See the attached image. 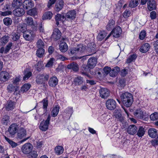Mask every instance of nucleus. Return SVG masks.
<instances>
[{
  "instance_id": "obj_27",
  "label": "nucleus",
  "mask_w": 158,
  "mask_h": 158,
  "mask_svg": "<svg viewBox=\"0 0 158 158\" xmlns=\"http://www.w3.org/2000/svg\"><path fill=\"white\" fill-rule=\"evenodd\" d=\"M22 3V0H13L12 3V6L14 8L19 7Z\"/></svg>"
},
{
  "instance_id": "obj_54",
  "label": "nucleus",
  "mask_w": 158,
  "mask_h": 158,
  "mask_svg": "<svg viewBox=\"0 0 158 158\" xmlns=\"http://www.w3.org/2000/svg\"><path fill=\"white\" fill-rule=\"evenodd\" d=\"M55 59L53 58H51L45 65L47 67L49 68L51 67L53 65Z\"/></svg>"
},
{
  "instance_id": "obj_37",
  "label": "nucleus",
  "mask_w": 158,
  "mask_h": 158,
  "mask_svg": "<svg viewBox=\"0 0 158 158\" xmlns=\"http://www.w3.org/2000/svg\"><path fill=\"white\" fill-rule=\"evenodd\" d=\"M139 0H131L129 4V6L131 8H134L138 5Z\"/></svg>"
},
{
  "instance_id": "obj_58",
  "label": "nucleus",
  "mask_w": 158,
  "mask_h": 158,
  "mask_svg": "<svg viewBox=\"0 0 158 158\" xmlns=\"http://www.w3.org/2000/svg\"><path fill=\"white\" fill-rule=\"evenodd\" d=\"M12 46V43H9L8 44L6 45L5 49V53L6 54L9 52Z\"/></svg>"
},
{
  "instance_id": "obj_3",
  "label": "nucleus",
  "mask_w": 158,
  "mask_h": 158,
  "mask_svg": "<svg viewBox=\"0 0 158 158\" xmlns=\"http://www.w3.org/2000/svg\"><path fill=\"white\" fill-rule=\"evenodd\" d=\"M106 105L107 108L110 110H113L116 107V103L113 99L107 100L106 102Z\"/></svg>"
},
{
  "instance_id": "obj_60",
  "label": "nucleus",
  "mask_w": 158,
  "mask_h": 158,
  "mask_svg": "<svg viewBox=\"0 0 158 158\" xmlns=\"http://www.w3.org/2000/svg\"><path fill=\"white\" fill-rule=\"evenodd\" d=\"M154 48L156 53H158V40L154 41Z\"/></svg>"
},
{
  "instance_id": "obj_47",
  "label": "nucleus",
  "mask_w": 158,
  "mask_h": 158,
  "mask_svg": "<svg viewBox=\"0 0 158 158\" xmlns=\"http://www.w3.org/2000/svg\"><path fill=\"white\" fill-rule=\"evenodd\" d=\"M37 47L38 48H44L45 46L44 42L41 39H39L36 43Z\"/></svg>"
},
{
  "instance_id": "obj_52",
  "label": "nucleus",
  "mask_w": 158,
  "mask_h": 158,
  "mask_svg": "<svg viewBox=\"0 0 158 158\" xmlns=\"http://www.w3.org/2000/svg\"><path fill=\"white\" fill-rule=\"evenodd\" d=\"M5 138L12 148L15 147L17 145V144L16 143L10 140L6 136H5Z\"/></svg>"
},
{
  "instance_id": "obj_29",
  "label": "nucleus",
  "mask_w": 158,
  "mask_h": 158,
  "mask_svg": "<svg viewBox=\"0 0 158 158\" xmlns=\"http://www.w3.org/2000/svg\"><path fill=\"white\" fill-rule=\"evenodd\" d=\"M9 37L8 35H4L0 39V45H5L9 41Z\"/></svg>"
},
{
  "instance_id": "obj_36",
  "label": "nucleus",
  "mask_w": 158,
  "mask_h": 158,
  "mask_svg": "<svg viewBox=\"0 0 158 158\" xmlns=\"http://www.w3.org/2000/svg\"><path fill=\"white\" fill-rule=\"evenodd\" d=\"M89 67L88 65L85 64L83 65L81 68V73L83 74H86V73L88 72L89 70Z\"/></svg>"
},
{
  "instance_id": "obj_34",
  "label": "nucleus",
  "mask_w": 158,
  "mask_h": 158,
  "mask_svg": "<svg viewBox=\"0 0 158 158\" xmlns=\"http://www.w3.org/2000/svg\"><path fill=\"white\" fill-rule=\"evenodd\" d=\"M67 68L69 69H71L75 72L77 71L79 69L78 65L75 63H73L68 65Z\"/></svg>"
},
{
  "instance_id": "obj_13",
  "label": "nucleus",
  "mask_w": 158,
  "mask_h": 158,
  "mask_svg": "<svg viewBox=\"0 0 158 158\" xmlns=\"http://www.w3.org/2000/svg\"><path fill=\"white\" fill-rule=\"evenodd\" d=\"M10 78L9 74L6 71H2L0 73V80L3 82L7 81Z\"/></svg>"
},
{
  "instance_id": "obj_41",
  "label": "nucleus",
  "mask_w": 158,
  "mask_h": 158,
  "mask_svg": "<svg viewBox=\"0 0 158 158\" xmlns=\"http://www.w3.org/2000/svg\"><path fill=\"white\" fill-rule=\"evenodd\" d=\"M145 131L144 128L142 127H139L137 131V135L139 137H142L144 134Z\"/></svg>"
},
{
  "instance_id": "obj_12",
  "label": "nucleus",
  "mask_w": 158,
  "mask_h": 158,
  "mask_svg": "<svg viewBox=\"0 0 158 158\" xmlns=\"http://www.w3.org/2000/svg\"><path fill=\"white\" fill-rule=\"evenodd\" d=\"M49 119L43 120L40 123L39 127L40 129L43 131H46L48 128Z\"/></svg>"
},
{
  "instance_id": "obj_50",
  "label": "nucleus",
  "mask_w": 158,
  "mask_h": 158,
  "mask_svg": "<svg viewBox=\"0 0 158 158\" xmlns=\"http://www.w3.org/2000/svg\"><path fill=\"white\" fill-rule=\"evenodd\" d=\"M37 13V11L36 9L35 8L30 9L27 12V15L32 16H34L36 15Z\"/></svg>"
},
{
  "instance_id": "obj_31",
  "label": "nucleus",
  "mask_w": 158,
  "mask_h": 158,
  "mask_svg": "<svg viewBox=\"0 0 158 158\" xmlns=\"http://www.w3.org/2000/svg\"><path fill=\"white\" fill-rule=\"evenodd\" d=\"M24 5L26 9H29L34 6V3L31 0H27L25 1Z\"/></svg>"
},
{
  "instance_id": "obj_4",
  "label": "nucleus",
  "mask_w": 158,
  "mask_h": 158,
  "mask_svg": "<svg viewBox=\"0 0 158 158\" xmlns=\"http://www.w3.org/2000/svg\"><path fill=\"white\" fill-rule=\"evenodd\" d=\"M134 113V115L139 118H148V114L147 113L145 112H144L140 109H137Z\"/></svg>"
},
{
  "instance_id": "obj_56",
  "label": "nucleus",
  "mask_w": 158,
  "mask_h": 158,
  "mask_svg": "<svg viewBox=\"0 0 158 158\" xmlns=\"http://www.w3.org/2000/svg\"><path fill=\"white\" fill-rule=\"evenodd\" d=\"M111 70V68L109 67H105L103 68V73L105 75H107L109 73L110 74V72Z\"/></svg>"
},
{
  "instance_id": "obj_2",
  "label": "nucleus",
  "mask_w": 158,
  "mask_h": 158,
  "mask_svg": "<svg viewBox=\"0 0 158 158\" xmlns=\"http://www.w3.org/2000/svg\"><path fill=\"white\" fill-rule=\"evenodd\" d=\"M24 23L27 26L31 27L34 31H36L38 30L36 24L34 23L33 18L31 17H26L24 20Z\"/></svg>"
},
{
  "instance_id": "obj_45",
  "label": "nucleus",
  "mask_w": 158,
  "mask_h": 158,
  "mask_svg": "<svg viewBox=\"0 0 158 158\" xmlns=\"http://www.w3.org/2000/svg\"><path fill=\"white\" fill-rule=\"evenodd\" d=\"M106 33L105 31H101L98 34L97 39L98 40L101 41L106 36Z\"/></svg>"
},
{
  "instance_id": "obj_30",
  "label": "nucleus",
  "mask_w": 158,
  "mask_h": 158,
  "mask_svg": "<svg viewBox=\"0 0 158 158\" xmlns=\"http://www.w3.org/2000/svg\"><path fill=\"white\" fill-rule=\"evenodd\" d=\"M60 109V106L58 105H56L53 108L51 111V115L53 117L56 116L58 114Z\"/></svg>"
},
{
  "instance_id": "obj_53",
  "label": "nucleus",
  "mask_w": 158,
  "mask_h": 158,
  "mask_svg": "<svg viewBox=\"0 0 158 158\" xmlns=\"http://www.w3.org/2000/svg\"><path fill=\"white\" fill-rule=\"evenodd\" d=\"M28 155L29 158H37L38 156L37 152L35 151L31 152Z\"/></svg>"
},
{
  "instance_id": "obj_6",
  "label": "nucleus",
  "mask_w": 158,
  "mask_h": 158,
  "mask_svg": "<svg viewBox=\"0 0 158 158\" xmlns=\"http://www.w3.org/2000/svg\"><path fill=\"white\" fill-rule=\"evenodd\" d=\"M18 128V125L16 123H13L9 126L8 131L10 135H13L16 133Z\"/></svg>"
},
{
  "instance_id": "obj_63",
  "label": "nucleus",
  "mask_w": 158,
  "mask_h": 158,
  "mask_svg": "<svg viewBox=\"0 0 158 158\" xmlns=\"http://www.w3.org/2000/svg\"><path fill=\"white\" fill-rule=\"evenodd\" d=\"M130 13V11L126 10L123 13V16L125 18H127L129 16Z\"/></svg>"
},
{
  "instance_id": "obj_7",
  "label": "nucleus",
  "mask_w": 158,
  "mask_h": 158,
  "mask_svg": "<svg viewBox=\"0 0 158 158\" xmlns=\"http://www.w3.org/2000/svg\"><path fill=\"white\" fill-rule=\"evenodd\" d=\"M24 9L20 7L15 8L13 11L14 15L16 17H20L23 16L25 14Z\"/></svg>"
},
{
  "instance_id": "obj_59",
  "label": "nucleus",
  "mask_w": 158,
  "mask_h": 158,
  "mask_svg": "<svg viewBox=\"0 0 158 158\" xmlns=\"http://www.w3.org/2000/svg\"><path fill=\"white\" fill-rule=\"evenodd\" d=\"M60 14H57L55 16V19L56 22V24L58 26L59 23V22L61 21L60 18Z\"/></svg>"
},
{
  "instance_id": "obj_35",
  "label": "nucleus",
  "mask_w": 158,
  "mask_h": 158,
  "mask_svg": "<svg viewBox=\"0 0 158 158\" xmlns=\"http://www.w3.org/2000/svg\"><path fill=\"white\" fill-rule=\"evenodd\" d=\"M60 51L62 52H65L68 50V47L66 43L64 42L61 43L59 45Z\"/></svg>"
},
{
  "instance_id": "obj_9",
  "label": "nucleus",
  "mask_w": 158,
  "mask_h": 158,
  "mask_svg": "<svg viewBox=\"0 0 158 158\" xmlns=\"http://www.w3.org/2000/svg\"><path fill=\"white\" fill-rule=\"evenodd\" d=\"M100 96L103 98H106L109 96L110 91L106 88H102L99 90Z\"/></svg>"
},
{
  "instance_id": "obj_32",
  "label": "nucleus",
  "mask_w": 158,
  "mask_h": 158,
  "mask_svg": "<svg viewBox=\"0 0 158 158\" xmlns=\"http://www.w3.org/2000/svg\"><path fill=\"white\" fill-rule=\"evenodd\" d=\"M15 106V103L12 101L10 100L7 101L6 108L7 110H13Z\"/></svg>"
},
{
  "instance_id": "obj_28",
  "label": "nucleus",
  "mask_w": 158,
  "mask_h": 158,
  "mask_svg": "<svg viewBox=\"0 0 158 158\" xmlns=\"http://www.w3.org/2000/svg\"><path fill=\"white\" fill-rule=\"evenodd\" d=\"M24 75L23 79L24 80H27L32 75V73L27 69H26L23 71Z\"/></svg>"
},
{
  "instance_id": "obj_62",
  "label": "nucleus",
  "mask_w": 158,
  "mask_h": 158,
  "mask_svg": "<svg viewBox=\"0 0 158 158\" xmlns=\"http://www.w3.org/2000/svg\"><path fill=\"white\" fill-rule=\"evenodd\" d=\"M150 17L152 19H154L156 18V14L155 11H152L150 12Z\"/></svg>"
},
{
  "instance_id": "obj_16",
  "label": "nucleus",
  "mask_w": 158,
  "mask_h": 158,
  "mask_svg": "<svg viewBox=\"0 0 158 158\" xmlns=\"http://www.w3.org/2000/svg\"><path fill=\"white\" fill-rule=\"evenodd\" d=\"M27 131L23 127H21L17 133V137L20 139H23L26 135Z\"/></svg>"
},
{
  "instance_id": "obj_25",
  "label": "nucleus",
  "mask_w": 158,
  "mask_h": 158,
  "mask_svg": "<svg viewBox=\"0 0 158 158\" xmlns=\"http://www.w3.org/2000/svg\"><path fill=\"white\" fill-rule=\"evenodd\" d=\"M150 48L149 44L148 43H145L141 46L140 51L143 53H145L149 50Z\"/></svg>"
},
{
  "instance_id": "obj_39",
  "label": "nucleus",
  "mask_w": 158,
  "mask_h": 158,
  "mask_svg": "<svg viewBox=\"0 0 158 158\" xmlns=\"http://www.w3.org/2000/svg\"><path fill=\"white\" fill-rule=\"evenodd\" d=\"M35 67L38 71H40L44 67L43 62L41 61H39L37 64L35 65Z\"/></svg>"
},
{
  "instance_id": "obj_20",
  "label": "nucleus",
  "mask_w": 158,
  "mask_h": 158,
  "mask_svg": "<svg viewBox=\"0 0 158 158\" xmlns=\"http://www.w3.org/2000/svg\"><path fill=\"white\" fill-rule=\"evenodd\" d=\"M112 32L114 37H119L121 33V28L119 26L116 27L113 29Z\"/></svg>"
},
{
  "instance_id": "obj_22",
  "label": "nucleus",
  "mask_w": 158,
  "mask_h": 158,
  "mask_svg": "<svg viewBox=\"0 0 158 158\" xmlns=\"http://www.w3.org/2000/svg\"><path fill=\"white\" fill-rule=\"evenodd\" d=\"M64 3L62 0L58 1L55 5V10L57 12H59L62 9L64 6Z\"/></svg>"
},
{
  "instance_id": "obj_48",
  "label": "nucleus",
  "mask_w": 158,
  "mask_h": 158,
  "mask_svg": "<svg viewBox=\"0 0 158 158\" xmlns=\"http://www.w3.org/2000/svg\"><path fill=\"white\" fill-rule=\"evenodd\" d=\"M7 89L9 92L11 93L12 92L15 91H17V88L15 87V86L12 84H10L9 85L7 86Z\"/></svg>"
},
{
  "instance_id": "obj_21",
  "label": "nucleus",
  "mask_w": 158,
  "mask_h": 158,
  "mask_svg": "<svg viewBox=\"0 0 158 158\" xmlns=\"http://www.w3.org/2000/svg\"><path fill=\"white\" fill-rule=\"evenodd\" d=\"M76 13L74 10H71L68 12L66 15V17L68 19L71 20L75 18Z\"/></svg>"
},
{
  "instance_id": "obj_49",
  "label": "nucleus",
  "mask_w": 158,
  "mask_h": 158,
  "mask_svg": "<svg viewBox=\"0 0 158 158\" xmlns=\"http://www.w3.org/2000/svg\"><path fill=\"white\" fill-rule=\"evenodd\" d=\"M17 29L18 32L24 33L26 31V28L21 24H19L18 25Z\"/></svg>"
},
{
  "instance_id": "obj_23",
  "label": "nucleus",
  "mask_w": 158,
  "mask_h": 158,
  "mask_svg": "<svg viewBox=\"0 0 158 158\" xmlns=\"http://www.w3.org/2000/svg\"><path fill=\"white\" fill-rule=\"evenodd\" d=\"M120 71V69L118 67L116 66L114 67L110 70V75L112 77H115Z\"/></svg>"
},
{
  "instance_id": "obj_5",
  "label": "nucleus",
  "mask_w": 158,
  "mask_h": 158,
  "mask_svg": "<svg viewBox=\"0 0 158 158\" xmlns=\"http://www.w3.org/2000/svg\"><path fill=\"white\" fill-rule=\"evenodd\" d=\"M33 148V146L29 143H25L22 146L21 149L22 152L24 154H29Z\"/></svg>"
},
{
  "instance_id": "obj_44",
  "label": "nucleus",
  "mask_w": 158,
  "mask_h": 158,
  "mask_svg": "<svg viewBox=\"0 0 158 158\" xmlns=\"http://www.w3.org/2000/svg\"><path fill=\"white\" fill-rule=\"evenodd\" d=\"M52 14L50 11H48L45 13L42 17L44 20L48 19H50L52 17Z\"/></svg>"
},
{
  "instance_id": "obj_17",
  "label": "nucleus",
  "mask_w": 158,
  "mask_h": 158,
  "mask_svg": "<svg viewBox=\"0 0 158 158\" xmlns=\"http://www.w3.org/2000/svg\"><path fill=\"white\" fill-rule=\"evenodd\" d=\"M89 45L87 49V51L89 53H92L91 54L88 55L87 56H90L95 52L96 51V45L93 43H91L88 44Z\"/></svg>"
},
{
  "instance_id": "obj_42",
  "label": "nucleus",
  "mask_w": 158,
  "mask_h": 158,
  "mask_svg": "<svg viewBox=\"0 0 158 158\" xmlns=\"http://www.w3.org/2000/svg\"><path fill=\"white\" fill-rule=\"evenodd\" d=\"M44 76L43 75L40 74L38 75L36 78V82L38 84H42L44 83V81L43 79Z\"/></svg>"
},
{
  "instance_id": "obj_46",
  "label": "nucleus",
  "mask_w": 158,
  "mask_h": 158,
  "mask_svg": "<svg viewBox=\"0 0 158 158\" xmlns=\"http://www.w3.org/2000/svg\"><path fill=\"white\" fill-rule=\"evenodd\" d=\"M122 116V113L120 110H115L114 113L113 118H120Z\"/></svg>"
},
{
  "instance_id": "obj_8",
  "label": "nucleus",
  "mask_w": 158,
  "mask_h": 158,
  "mask_svg": "<svg viewBox=\"0 0 158 158\" xmlns=\"http://www.w3.org/2000/svg\"><path fill=\"white\" fill-rule=\"evenodd\" d=\"M138 128L133 124L130 125L127 129V132L129 135H134L137 132Z\"/></svg>"
},
{
  "instance_id": "obj_55",
  "label": "nucleus",
  "mask_w": 158,
  "mask_h": 158,
  "mask_svg": "<svg viewBox=\"0 0 158 158\" xmlns=\"http://www.w3.org/2000/svg\"><path fill=\"white\" fill-rule=\"evenodd\" d=\"M3 22L5 25L8 26L12 23V20L10 18H6L4 19Z\"/></svg>"
},
{
  "instance_id": "obj_24",
  "label": "nucleus",
  "mask_w": 158,
  "mask_h": 158,
  "mask_svg": "<svg viewBox=\"0 0 158 158\" xmlns=\"http://www.w3.org/2000/svg\"><path fill=\"white\" fill-rule=\"evenodd\" d=\"M148 133L150 137L155 138L157 135V130L154 128H150L148 130Z\"/></svg>"
},
{
  "instance_id": "obj_33",
  "label": "nucleus",
  "mask_w": 158,
  "mask_h": 158,
  "mask_svg": "<svg viewBox=\"0 0 158 158\" xmlns=\"http://www.w3.org/2000/svg\"><path fill=\"white\" fill-rule=\"evenodd\" d=\"M114 21L112 19L110 20L106 26V29L108 31H110L114 28Z\"/></svg>"
},
{
  "instance_id": "obj_51",
  "label": "nucleus",
  "mask_w": 158,
  "mask_h": 158,
  "mask_svg": "<svg viewBox=\"0 0 158 158\" xmlns=\"http://www.w3.org/2000/svg\"><path fill=\"white\" fill-rule=\"evenodd\" d=\"M137 57V55L136 54H133L131 55L127 59L126 63L127 64L131 63L132 61L135 60Z\"/></svg>"
},
{
  "instance_id": "obj_64",
  "label": "nucleus",
  "mask_w": 158,
  "mask_h": 158,
  "mask_svg": "<svg viewBox=\"0 0 158 158\" xmlns=\"http://www.w3.org/2000/svg\"><path fill=\"white\" fill-rule=\"evenodd\" d=\"M20 38V35L19 34L17 33H15L13 35V37H12V39L14 41H16L18 40Z\"/></svg>"
},
{
  "instance_id": "obj_11",
  "label": "nucleus",
  "mask_w": 158,
  "mask_h": 158,
  "mask_svg": "<svg viewBox=\"0 0 158 158\" xmlns=\"http://www.w3.org/2000/svg\"><path fill=\"white\" fill-rule=\"evenodd\" d=\"M35 36V34L31 31H26L23 33V37L27 40H31Z\"/></svg>"
},
{
  "instance_id": "obj_26",
  "label": "nucleus",
  "mask_w": 158,
  "mask_h": 158,
  "mask_svg": "<svg viewBox=\"0 0 158 158\" xmlns=\"http://www.w3.org/2000/svg\"><path fill=\"white\" fill-rule=\"evenodd\" d=\"M83 78L80 76H78L75 78L73 81L75 85H80L83 83Z\"/></svg>"
},
{
  "instance_id": "obj_10",
  "label": "nucleus",
  "mask_w": 158,
  "mask_h": 158,
  "mask_svg": "<svg viewBox=\"0 0 158 158\" xmlns=\"http://www.w3.org/2000/svg\"><path fill=\"white\" fill-rule=\"evenodd\" d=\"M85 48L81 44H79L76 47L73 48L71 51V53L73 54L81 52L84 51Z\"/></svg>"
},
{
  "instance_id": "obj_57",
  "label": "nucleus",
  "mask_w": 158,
  "mask_h": 158,
  "mask_svg": "<svg viewBox=\"0 0 158 158\" xmlns=\"http://www.w3.org/2000/svg\"><path fill=\"white\" fill-rule=\"evenodd\" d=\"M43 108L46 110L48 106V101L46 98H45L42 101Z\"/></svg>"
},
{
  "instance_id": "obj_15",
  "label": "nucleus",
  "mask_w": 158,
  "mask_h": 158,
  "mask_svg": "<svg viewBox=\"0 0 158 158\" xmlns=\"http://www.w3.org/2000/svg\"><path fill=\"white\" fill-rule=\"evenodd\" d=\"M61 32L58 28H55L52 35V38L55 40L60 39L61 36Z\"/></svg>"
},
{
  "instance_id": "obj_1",
  "label": "nucleus",
  "mask_w": 158,
  "mask_h": 158,
  "mask_svg": "<svg viewBox=\"0 0 158 158\" xmlns=\"http://www.w3.org/2000/svg\"><path fill=\"white\" fill-rule=\"evenodd\" d=\"M121 98L124 105L127 107L131 106L133 101V96L128 92L123 93L121 96Z\"/></svg>"
},
{
  "instance_id": "obj_19",
  "label": "nucleus",
  "mask_w": 158,
  "mask_h": 158,
  "mask_svg": "<svg viewBox=\"0 0 158 158\" xmlns=\"http://www.w3.org/2000/svg\"><path fill=\"white\" fill-rule=\"evenodd\" d=\"M58 80L57 78L55 76L51 77L48 82V84L50 86L52 87H55L57 84Z\"/></svg>"
},
{
  "instance_id": "obj_61",
  "label": "nucleus",
  "mask_w": 158,
  "mask_h": 158,
  "mask_svg": "<svg viewBox=\"0 0 158 158\" xmlns=\"http://www.w3.org/2000/svg\"><path fill=\"white\" fill-rule=\"evenodd\" d=\"M146 32L145 31H142L139 35V38L141 40L144 39L145 37Z\"/></svg>"
},
{
  "instance_id": "obj_43",
  "label": "nucleus",
  "mask_w": 158,
  "mask_h": 158,
  "mask_svg": "<svg viewBox=\"0 0 158 158\" xmlns=\"http://www.w3.org/2000/svg\"><path fill=\"white\" fill-rule=\"evenodd\" d=\"M31 85L29 84H25L22 87L21 89V92L24 93L27 91L30 88Z\"/></svg>"
},
{
  "instance_id": "obj_14",
  "label": "nucleus",
  "mask_w": 158,
  "mask_h": 158,
  "mask_svg": "<svg viewBox=\"0 0 158 158\" xmlns=\"http://www.w3.org/2000/svg\"><path fill=\"white\" fill-rule=\"evenodd\" d=\"M97 63V59L95 57H91L89 58L87 62V65L90 69L93 68Z\"/></svg>"
},
{
  "instance_id": "obj_38",
  "label": "nucleus",
  "mask_w": 158,
  "mask_h": 158,
  "mask_svg": "<svg viewBox=\"0 0 158 158\" xmlns=\"http://www.w3.org/2000/svg\"><path fill=\"white\" fill-rule=\"evenodd\" d=\"M45 50L43 48H38L36 51V54L39 58H41L44 55Z\"/></svg>"
},
{
  "instance_id": "obj_18",
  "label": "nucleus",
  "mask_w": 158,
  "mask_h": 158,
  "mask_svg": "<svg viewBox=\"0 0 158 158\" xmlns=\"http://www.w3.org/2000/svg\"><path fill=\"white\" fill-rule=\"evenodd\" d=\"M148 8L150 10L156 8V4L155 0H149L148 2Z\"/></svg>"
},
{
  "instance_id": "obj_40",
  "label": "nucleus",
  "mask_w": 158,
  "mask_h": 158,
  "mask_svg": "<svg viewBox=\"0 0 158 158\" xmlns=\"http://www.w3.org/2000/svg\"><path fill=\"white\" fill-rule=\"evenodd\" d=\"M64 151L63 148L61 146H57L55 149V152L57 155H60L62 154Z\"/></svg>"
}]
</instances>
